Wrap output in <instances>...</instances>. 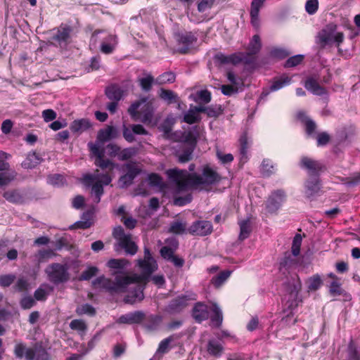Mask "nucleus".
<instances>
[{"label": "nucleus", "instance_id": "a18cd8bd", "mask_svg": "<svg viewBox=\"0 0 360 360\" xmlns=\"http://www.w3.org/2000/svg\"><path fill=\"white\" fill-rule=\"evenodd\" d=\"M201 120V117L193 109V105H191L188 110L184 114L182 121L189 124L198 123Z\"/></svg>", "mask_w": 360, "mask_h": 360}, {"label": "nucleus", "instance_id": "bf43d9fd", "mask_svg": "<svg viewBox=\"0 0 360 360\" xmlns=\"http://www.w3.org/2000/svg\"><path fill=\"white\" fill-rule=\"evenodd\" d=\"M302 236L300 233H296L295 236L293 238L292 247H291V252L293 253V255H299L300 253V248L302 245Z\"/></svg>", "mask_w": 360, "mask_h": 360}, {"label": "nucleus", "instance_id": "f03ea898", "mask_svg": "<svg viewBox=\"0 0 360 360\" xmlns=\"http://www.w3.org/2000/svg\"><path fill=\"white\" fill-rule=\"evenodd\" d=\"M198 137L199 127L197 125L193 126L189 130L181 134L175 151V155L179 162L185 163L192 160Z\"/></svg>", "mask_w": 360, "mask_h": 360}, {"label": "nucleus", "instance_id": "f8f14e48", "mask_svg": "<svg viewBox=\"0 0 360 360\" xmlns=\"http://www.w3.org/2000/svg\"><path fill=\"white\" fill-rule=\"evenodd\" d=\"M300 167L308 171L309 177H320L321 173L326 170L323 163L307 156L301 158Z\"/></svg>", "mask_w": 360, "mask_h": 360}, {"label": "nucleus", "instance_id": "c85d7f7f", "mask_svg": "<svg viewBox=\"0 0 360 360\" xmlns=\"http://www.w3.org/2000/svg\"><path fill=\"white\" fill-rule=\"evenodd\" d=\"M93 212L91 210H87L84 212L82 216H81V220L77 221L75 222L73 224H72L69 229H86L91 226L92 221L91 218L93 216Z\"/></svg>", "mask_w": 360, "mask_h": 360}, {"label": "nucleus", "instance_id": "37998d69", "mask_svg": "<svg viewBox=\"0 0 360 360\" xmlns=\"http://www.w3.org/2000/svg\"><path fill=\"white\" fill-rule=\"evenodd\" d=\"M159 96L167 104L176 103L179 102L178 95L172 90L160 89Z\"/></svg>", "mask_w": 360, "mask_h": 360}, {"label": "nucleus", "instance_id": "680f3d73", "mask_svg": "<svg viewBox=\"0 0 360 360\" xmlns=\"http://www.w3.org/2000/svg\"><path fill=\"white\" fill-rule=\"evenodd\" d=\"M11 157L8 153L0 150V172L8 171L10 169V164L7 160Z\"/></svg>", "mask_w": 360, "mask_h": 360}, {"label": "nucleus", "instance_id": "4c0bfd02", "mask_svg": "<svg viewBox=\"0 0 360 360\" xmlns=\"http://www.w3.org/2000/svg\"><path fill=\"white\" fill-rule=\"evenodd\" d=\"M168 231L176 235H183L188 233L186 222L179 220L173 221L170 224Z\"/></svg>", "mask_w": 360, "mask_h": 360}, {"label": "nucleus", "instance_id": "b1692460", "mask_svg": "<svg viewBox=\"0 0 360 360\" xmlns=\"http://www.w3.org/2000/svg\"><path fill=\"white\" fill-rule=\"evenodd\" d=\"M72 32V27L70 25H61L58 29L56 34L53 36L52 39L56 41L60 46H66L70 39V34Z\"/></svg>", "mask_w": 360, "mask_h": 360}, {"label": "nucleus", "instance_id": "ea45409f", "mask_svg": "<svg viewBox=\"0 0 360 360\" xmlns=\"http://www.w3.org/2000/svg\"><path fill=\"white\" fill-rule=\"evenodd\" d=\"M239 226L240 233L238 236V240L240 241H243L250 236L252 232L250 221L249 219L243 220L239 222Z\"/></svg>", "mask_w": 360, "mask_h": 360}, {"label": "nucleus", "instance_id": "e2e57ef3", "mask_svg": "<svg viewBox=\"0 0 360 360\" xmlns=\"http://www.w3.org/2000/svg\"><path fill=\"white\" fill-rule=\"evenodd\" d=\"M122 135H123L124 139L128 143H132L136 140L134 134V131L131 128V124L129 127H127L126 124H123Z\"/></svg>", "mask_w": 360, "mask_h": 360}, {"label": "nucleus", "instance_id": "774afa93", "mask_svg": "<svg viewBox=\"0 0 360 360\" xmlns=\"http://www.w3.org/2000/svg\"><path fill=\"white\" fill-rule=\"evenodd\" d=\"M273 166L269 160H264L261 165V173L264 176H269L272 173Z\"/></svg>", "mask_w": 360, "mask_h": 360}, {"label": "nucleus", "instance_id": "f257e3e1", "mask_svg": "<svg viewBox=\"0 0 360 360\" xmlns=\"http://www.w3.org/2000/svg\"><path fill=\"white\" fill-rule=\"evenodd\" d=\"M169 179L173 182L179 192L188 188H196L199 186H212L219 183L221 176L210 166L205 165L202 175L197 173H188L185 169H171L167 172Z\"/></svg>", "mask_w": 360, "mask_h": 360}, {"label": "nucleus", "instance_id": "864d4df0", "mask_svg": "<svg viewBox=\"0 0 360 360\" xmlns=\"http://www.w3.org/2000/svg\"><path fill=\"white\" fill-rule=\"evenodd\" d=\"M98 272V269L96 266H88L79 276V281H89L91 278L95 276Z\"/></svg>", "mask_w": 360, "mask_h": 360}, {"label": "nucleus", "instance_id": "8fccbe9b", "mask_svg": "<svg viewBox=\"0 0 360 360\" xmlns=\"http://www.w3.org/2000/svg\"><path fill=\"white\" fill-rule=\"evenodd\" d=\"M261 49L262 42L260 37L258 34H255L248 44V51H250V53L257 54Z\"/></svg>", "mask_w": 360, "mask_h": 360}, {"label": "nucleus", "instance_id": "3c124183", "mask_svg": "<svg viewBox=\"0 0 360 360\" xmlns=\"http://www.w3.org/2000/svg\"><path fill=\"white\" fill-rule=\"evenodd\" d=\"M75 311L79 316L87 314L90 316H94L96 313L95 308L88 303L78 306Z\"/></svg>", "mask_w": 360, "mask_h": 360}, {"label": "nucleus", "instance_id": "5701e85b", "mask_svg": "<svg viewBox=\"0 0 360 360\" xmlns=\"http://www.w3.org/2000/svg\"><path fill=\"white\" fill-rule=\"evenodd\" d=\"M214 60L216 63L219 65L232 64L236 65L242 62L240 52L234 53L229 56L219 53L214 56Z\"/></svg>", "mask_w": 360, "mask_h": 360}, {"label": "nucleus", "instance_id": "c756f323", "mask_svg": "<svg viewBox=\"0 0 360 360\" xmlns=\"http://www.w3.org/2000/svg\"><path fill=\"white\" fill-rule=\"evenodd\" d=\"M342 360H360V347L352 338L349 341Z\"/></svg>", "mask_w": 360, "mask_h": 360}, {"label": "nucleus", "instance_id": "7ed1b4c3", "mask_svg": "<svg viewBox=\"0 0 360 360\" xmlns=\"http://www.w3.org/2000/svg\"><path fill=\"white\" fill-rule=\"evenodd\" d=\"M301 288V281L298 275H295V277L292 278V281L288 283L287 289L288 297L286 304L288 305L287 309L290 310V312L281 319V323L286 326L294 325L297 321L296 319H294V314L292 311L297 308L299 303L302 302V300L299 298V293Z\"/></svg>", "mask_w": 360, "mask_h": 360}, {"label": "nucleus", "instance_id": "c03bdc74", "mask_svg": "<svg viewBox=\"0 0 360 360\" xmlns=\"http://www.w3.org/2000/svg\"><path fill=\"white\" fill-rule=\"evenodd\" d=\"M176 80V75L172 71L165 72L159 75L155 79V84L163 85L166 84H172Z\"/></svg>", "mask_w": 360, "mask_h": 360}, {"label": "nucleus", "instance_id": "09e8293b", "mask_svg": "<svg viewBox=\"0 0 360 360\" xmlns=\"http://www.w3.org/2000/svg\"><path fill=\"white\" fill-rule=\"evenodd\" d=\"M231 274V271L225 270L221 271L218 275L214 276L211 283L215 288H219L226 280L230 276Z\"/></svg>", "mask_w": 360, "mask_h": 360}, {"label": "nucleus", "instance_id": "dca6fc26", "mask_svg": "<svg viewBox=\"0 0 360 360\" xmlns=\"http://www.w3.org/2000/svg\"><path fill=\"white\" fill-rule=\"evenodd\" d=\"M297 255H293V253L286 251L283 257L279 261L278 269L283 274H288L289 271L297 266L298 260L296 258Z\"/></svg>", "mask_w": 360, "mask_h": 360}, {"label": "nucleus", "instance_id": "1a4fd4ad", "mask_svg": "<svg viewBox=\"0 0 360 360\" xmlns=\"http://www.w3.org/2000/svg\"><path fill=\"white\" fill-rule=\"evenodd\" d=\"M88 147L91 153L96 158L94 164L96 167L102 169H107L109 167H114V163L108 159H104L105 149L98 144L92 142L88 143Z\"/></svg>", "mask_w": 360, "mask_h": 360}, {"label": "nucleus", "instance_id": "72a5a7b5", "mask_svg": "<svg viewBox=\"0 0 360 360\" xmlns=\"http://www.w3.org/2000/svg\"><path fill=\"white\" fill-rule=\"evenodd\" d=\"M298 119L304 124L305 132L308 136H312L316 129V122L308 117L304 112H300L297 115Z\"/></svg>", "mask_w": 360, "mask_h": 360}, {"label": "nucleus", "instance_id": "49530a36", "mask_svg": "<svg viewBox=\"0 0 360 360\" xmlns=\"http://www.w3.org/2000/svg\"><path fill=\"white\" fill-rule=\"evenodd\" d=\"M308 291H316L323 285V280L319 274H314L307 280Z\"/></svg>", "mask_w": 360, "mask_h": 360}, {"label": "nucleus", "instance_id": "6e6d98bb", "mask_svg": "<svg viewBox=\"0 0 360 360\" xmlns=\"http://www.w3.org/2000/svg\"><path fill=\"white\" fill-rule=\"evenodd\" d=\"M304 57V55L297 54L288 58L284 63V68H290L296 67L303 61Z\"/></svg>", "mask_w": 360, "mask_h": 360}, {"label": "nucleus", "instance_id": "79ce46f5", "mask_svg": "<svg viewBox=\"0 0 360 360\" xmlns=\"http://www.w3.org/2000/svg\"><path fill=\"white\" fill-rule=\"evenodd\" d=\"M207 350L210 355L215 357H219L223 353L224 347L221 344L215 340H209L207 346Z\"/></svg>", "mask_w": 360, "mask_h": 360}, {"label": "nucleus", "instance_id": "6e6552de", "mask_svg": "<svg viewBox=\"0 0 360 360\" xmlns=\"http://www.w3.org/2000/svg\"><path fill=\"white\" fill-rule=\"evenodd\" d=\"M195 300V295H180L171 300L166 306L165 311L169 314H179L188 306L189 300Z\"/></svg>", "mask_w": 360, "mask_h": 360}, {"label": "nucleus", "instance_id": "bb28decb", "mask_svg": "<svg viewBox=\"0 0 360 360\" xmlns=\"http://www.w3.org/2000/svg\"><path fill=\"white\" fill-rule=\"evenodd\" d=\"M239 153H240V162L245 163L248 160V149L249 148L251 141L248 137V133L246 131L243 132L240 135L239 140Z\"/></svg>", "mask_w": 360, "mask_h": 360}, {"label": "nucleus", "instance_id": "338daca9", "mask_svg": "<svg viewBox=\"0 0 360 360\" xmlns=\"http://www.w3.org/2000/svg\"><path fill=\"white\" fill-rule=\"evenodd\" d=\"M319 8L318 0H307L305 4V11L309 15H314Z\"/></svg>", "mask_w": 360, "mask_h": 360}, {"label": "nucleus", "instance_id": "7c9ffc66", "mask_svg": "<svg viewBox=\"0 0 360 360\" xmlns=\"http://www.w3.org/2000/svg\"><path fill=\"white\" fill-rule=\"evenodd\" d=\"M44 159L34 151L28 153L25 160L21 163V166L24 169H32L39 165Z\"/></svg>", "mask_w": 360, "mask_h": 360}, {"label": "nucleus", "instance_id": "f704fd0d", "mask_svg": "<svg viewBox=\"0 0 360 360\" xmlns=\"http://www.w3.org/2000/svg\"><path fill=\"white\" fill-rule=\"evenodd\" d=\"M145 77L139 78L138 82L141 90L144 92H149L155 84V79L150 73H143Z\"/></svg>", "mask_w": 360, "mask_h": 360}, {"label": "nucleus", "instance_id": "2f4dec72", "mask_svg": "<svg viewBox=\"0 0 360 360\" xmlns=\"http://www.w3.org/2000/svg\"><path fill=\"white\" fill-rule=\"evenodd\" d=\"M144 298L143 290L141 286L137 285L133 290L124 297V302L125 304H134L137 302H141Z\"/></svg>", "mask_w": 360, "mask_h": 360}, {"label": "nucleus", "instance_id": "c9c22d12", "mask_svg": "<svg viewBox=\"0 0 360 360\" xmlns=\"http://www.w3.org/2000/svg\"><path fill=\"white\" fill-rule=\"evenodd\" d=\"M123 91L117 85L112 84L105 88V94L111 101H119L122 97Z\"/></svg>", "mask_w": 360, "mask_h": 360}, {"label": "nucleus", "instance_id": "052dcab7", "mask_svg": "<svg viewBox=\"0 0 360 360\" xmlns=\"http://www.w3.org/2000/svg\"><path fill=\"white\" fill-rule=\"evenodd\" d=\"M211 93L208 90H200L196 94L195 101L207 104L211 101Z\"/></svg>", "mask_w": 360, "mask_h": 360}, {"label": "nucleus", "instance_id": "423d86ee", "mask_svg": "<svg viewBox=\"0 0 360 360\" xmlns=\"http://www.w3.org/2000/svg\"><path fill=\"white\" fill-rule=\"evenodd\" d=\"M149 98V96H142L139 98V100L134 102L128 108L129 114L132 117H136L139 114L138 109L141 106V121L143 123L150 122L153 120L155 111V108L153 105L155 99L153 98L151 99Z\"/></svg>", "mask_w": 360, "mask_h": 360}, {"label": "nucleus", "instance_id": "473e14b6", "mask_svg": "<svg viewBox=\"0 0 360 360\" xmlns=\"http://www.w3.org/2000/svg\"><path fill=\"white\" fill-rule=\"evenodd\" d=\"M92 127L89 119L82 118L74 120L70 125V129L75 134H81Z\"/></svg>", "mask_w": 360, "mask_h": 360}, {"label": "nucleus", "instance_id": "69168bd1", "mask_svg": "<svg viewBox=\"0 0 360 360\" xmlns=\"http://www.w3.org/2000/svg\"><path fill=\"white\" fill-rule=\"evenodd\" d=\"M70 327L72 330L78 331H85L87 329L86 323L82 319H74L70 323Z\"/></svg>", "mask_w": 360, "mask_h": 360}, {"label": "nucleus", "instance_id": "412c9836", "mask_svg": "<svg viewBox=\"0 0 360 360\" xmlns=\"http://www.w3.org/2000/svg\"><path fill=\"white\" fill-rule=\"evenodd\" d=\"M163 317L159 314H145L144 322H142V326L147 331L153 332L159 330L162 322Z\"/></svg>", "mask_w": 360, "mask_h": 360}, {"label": "nucleus", "instance_id": "393cba45", "mask_svg": "<svg viewBox=\"0 0 360 360\" xmlns=\"http://www.w3.org/2000/svg\"><path fill=\"white\" fill-rule=\"evenodd\" d=\"M118 136L117 129L113 126H108L98 131L96 142L104 143L108 141L116 139Z\"/></svg>", "mask_w": 360, "mask_h": 360}, {"label": "nucleus", "instance_id": "de8ad7c7", "mask_svg": "<svg viewBox=\"0 0 360 360\" xmlns=\"http://www.w3.org/2000/svg\"><path fill=\"white\" fill-rule=\"evenodd\" d=\"M291 82V78L283 75L279 79H274L272 84L270 86V91H276L281 89H282L283 86L289 84Z\"/></svg>", "mask_w": 360, "mask_h": 360}, {"label": "nucleus", "instance_id": "a19ab883", "mask_svg": "<svg viewBox=\"0 0 360 360\" xmlns=\"http://www.w3.org/2000/svg\"><path fill=\"white\" fill-rule=\"evenodd\" d=\"M329 293L331 296H343L347 297L349 295L342 288V284L338 281H333L329 285Z\"/></svg>", "mask_w": 360, "mask_h": 360}, {"label": "nucleus", "instance_id": "f3484780", "mask_svg": "<svg viewBox=\"0 0 360 360\" xmlns=\"http://www.w3.org/2000/svg\"><path fill=\"white\" fill-rule=\"evenodd\" d=\"M144 319L145 313L138 310L120 316L116 322L119 324H141Z\"/></svg>", "mask_w": 360, "mask_h": 360}, {"label": "nucleus", "instance_id": "4be33fe9", "mask_svg": "<svg viewBox=\"0 0 360 360\" xmlns=\"http://www.w3.org/2000/svg\"><path fill=\"white\" fill-rule=\"evenodd\" d=\"M321 184L320 177H309L305 182V195L311 198L318 195L321 191Z\"/></svg>", "mask_w": 360, "mask_h": 360}, {"label": "nucleus", "instance_id": "4468645a", "mask_svg": "<svg viewBox=\"0 0 360 360\" xmlns=\"http://www.w3.org/2000/svg\"><path fill=\"white\" fill-rule=\"evenodd\" d=\"M212 224L210 221H195L188 228V232L192 236H206L212 232Z\"/></svg>", "mask_w": 360, "mask_h": 360}, {"label": "nucleus", "instance_id": "6ab92c4d", "mask_svg": "<svg viewBox=\"0 0 360 360\" xmlns=\"http://www.w3.org/2000/svg\"><path fill=\"white\" fill-rule=\"evenodd\" d=\"M114 249L116 252H119L121 249H123L127 255L133 256L137 253L139 247L136 243L131 240V236H129L115 244Z\"/></svg>", "mask_w": 360, "mask_h": 360}, {"label": "nucleus", "instance_id": "603ef678", "mask_svg": "<svg viewBox=\"0 0 360 360\" xmlns=\"http://www.w3.org/2000/svg\"><path fill=\"white\" fill-rule=\"evenodd\" d=\"M50 355L44 347L42 342L36 343V360H49Z\"/></svg>", "mask_w": 360, "mask_h": 360}, {"label": "nucleus", "instance_id": "4d7b16f0", "mask_svg": "<svg viewBox=\"0 0 360 360\" xmlns=\"http://www.w3.org/2000/svg\"><path fill=\"white\" fill-rule=\"evenodd\" d=\"M47 182L53 186H61L65 184V179L62 174H54L48 176Z\"/></svg>", "mask_w": 360, "mask_h": 360}, {"label": "nucleus", "instance_id": "20e7f679", "mask_svg": "<svg viewBox=\"0 0 360 360\" xmlns=\"http://www.w3.org/2000/svg\"><path fill=\"white\" fill-rule=\"evenodd\" d=\"M338 26L333 22L327 24L321 30L316 36V43L321 49H325L327 46L335 43L337 46L343 42L344 34L337 32Z\"/></svg>", "mask_w": 360, "mask_h": 360}, {"label": "nucleus", "instance_id": "a878e982", "mask_svg": "<svg viewBox=\"0 0 360 360\" xmlns=\"http://www.w3.org/2000/svg\"><path fill=\"white\" fill-rule=\"evenodd\" d=\"M130 264V262L126 259H110L107 262V266L114 271L112 275L115 276L118 274H123L126 268Z\"/></svg>", "mask_w": 360, "mask_h": 360}, {"label": "nucleus", "instance_id": "5fc2aeb1", "mask_svg": "<svg viewBox=\"0 0 360 360\" xmlns=\"http://www.w3.org/2000/svg\"><path fill=\"white\" fill-rule=\"evenodd\" d=\"M136 153L137 149L136 148L129 147L124 148L123 150H120L118 155V159L122 161L127 160L134 156Z\"/></svg>", "mask_w": 360, "mask_h": 360}, {"label": "nucleus", "instance_id": "2eb2a0df", "mask_svg": "<svg viewBox=\"0 0 360 360\" xmlns=\"http://www.w3.org/2000/svg\"><path fill=\"white\" fill-rule=\"evenodd\" d=\"M198 37L192 32H186L177 34L178 44L182 46L179 48L178 51L181 54H186L190 50L191 46L195 43Z\"/></svg>", "mask_w": 360, "mask_h": 360}, {"label": "nucleus", "instance_id": "ddd939ff", "mask_svg": "<svg viewBox=\"0 0 360 360\" xmlns=\"http://www.w3.org/2000/svg\"><path fill=\"white\" fill-rule=\"evenodd\" d=\"M286 195L283 190L278 189L273 191L266 202V209L269 213H276L285 200Z\"/></svg>", "mask_w": 360, "mask_h": 360}, {"label": "nucleus", "instance_id": "58836bf2", "mask_svg": "<svg viewBox=\"0 0 360 360\" xmlns=\"http://www.w3.org/2000/svg\"><path fill=\"white\" fill-rule=\"evenodd\" d=\"M213 314L210 316V322L213 327L219 328L223 322V314L221 309L217 304H213Z\"/></svg>", "mask_w": 360, "mask_h": 360}, {"label": "nucleus", "instance_id": "0eeeda50", "mask_svg": "<svg viewBox=\"0 0 360 360\" xmlns=\"http://www.w3.org/2000/svg\"><path fill=\"white\" fill-rule=\"evenodd\" d=\"M70 266L68 264L54 262L49 264L45 269L48 280L53 284L58 285L67 283L70 278Z\"/></svg>", "mask_w": 360, "mask_h": 360}, {"label": "nucleus", "instance_id": "aec40b11", "mask_svg": "<svg viewBox=\"0 0 360 360\" xmlns=\"http://www.w3.org/2000/svg\"><path fill=\"white\" fill-rule=\"evenodd\" d=\"M137 265L141 270V276L144 280H148L151 274L158 269V264L155 259H139L137 260Z\"/></svg>", "mask_w": 360, "mask_h": 360}, {"label": "nucleus", "instance_id": "a211bd4d", "mask_svg": "<svg viewBox=\"0 0 360 360\" xmlns=\"http://www.w3.org/2000/svg\"><path fill=\"white\" fill-rule=\"evenodd\" d=\"M191 316L198 323L207 320L209 318L208 306L202 302H195L191 310Z\"/></svg>", "mask_w": 360, "mask_h": 360}, {"label": "nucleus", "instance_id": "39448f33", "mask_svg": "<svg viewBox=\"0 0 360 360\" xmlns=\"http://www.w3.org/2000/svg\"><path fill=\"white\" fill-rule=\"evenodd\" d=\"M131 279L127 276H116L115 281L105 278L104 276L97 277L92 281L94 286L101 285L103 288L110 293L124 292L131 283Z\"/></svg>", "mask_w": 360, "mask_h": 360}, {"label": "nucleus", "instance_id": "9d476101", "mask_svg": "<svg viewBox=\"0 0 360 360\" xmlns=\"http://www.w3.org/2000/svg\"><path fill=\"white\" fill-rule=\"evenodd\" d=\"M124 167L127 172L118 179V185L120 188H126L131 186L134 179L141 173V169L134 162L127 163Z\"/></svg>", "mask_w": 360, "mask_h": 360}, {"label": "nucleus", "instance_id": "e433bc0d", "mask_svg": "<svg viewBox=\"0 0 360 360\" xmlns=\"http://www.w3.org/2000/svg\"><path fill=\"white\" fill-rule=\"evenodd\" d=\"M3 197L13 204H22L24 202V198L18 190L6 191L3 193Z\"/></svg>", "mask_w": 360, "mask_h": 360}, {"label": "nucleus", "instance_id": "9b49d317", "mask_svg": "<svg viewBox=\"0 0 360 360\" xmlns=\"http://www.w3.org/2000/svg\"><path fill=\"white\" fill-rule=\"evenodd\" d=\"M98 176L93 174H84L81 180L82 183L86 187L91 186V193L95 195V202L98 203L101 201L104 190L101 182L95 181L98 180Z\"/></svg>", "mask_w": 360, "mask_h": 360}, {"label": "nucleus", "instance_id": "13d9d810", "mask_svg": "<svg viewBox=\"0 0 360 360\" xmlns=\"http://www.w3.org/2000/svg\"><path fill=\"white\" fill-rule=\"evenodd\" d=\"M223 112V108L221 105H211L207 106L206 115L209 117H218Z\"/></svg>", "mask_w": 360, "mask_h": 360}, {"label": "nucleus", "instance_id": "0e129e2a", "mask_svg": "<svg viewBox=\"0 0 360 360\" xmlns=\"http://www.w3.org/2000/svg\"><path fill=\"white\" fill-rule=\"evenodd\" d=\"M290 55V53L282 48H274L270 51V56L273 58L283 59L288 57Z\"/></svg>", "mask_w": 360, "mask_h": 360}, {"label": "nucleus", "instance_id": "cd10ccee", "mask_svg": "<svg viewBox=\"0 0 360 360\" xmlns=\"http://www.w3.org/2000/svg\"><path fill=\"white\" fill-rule=\"evenodd\" d=\"M304 87L311 94L316 96H323L327 94L326 89L321 86L317 80L313 77H309L304 82Z\"/></svg>", "mask_w": 360, "mask_h": 360}]
</instances>
